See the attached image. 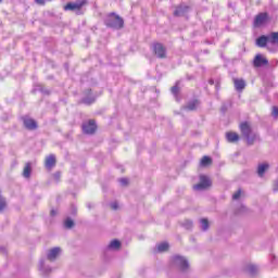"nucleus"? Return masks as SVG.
<instances>
[{
  "label": "nucleus",
  "mask_w": 278,
  "mask_h": 278,
  "mask_svg": "<svg viewBox=\"0 0 278 278\" xmlns=\"http://www.w3.org/2000/svg\"><path fill=\"white\" fill-rule=\"evenodd\" d=\"M197 108H199V100H193V101L189 102L187 105V110H189L191 112L197 110Z\"/></svg>",
  "instance_id": "aec40b11"
},
{
  "label": "nucleus",
  "mask_w": 278,
  "mask_h": 278,
  "mask_svg": "<svg viewBox=\"0 0 278 278\" xmlns=\"http://www.w3.org/2000/svg\"><path fill=\"white\" fill-rule=\"evenodd\" d=\"M268 21H269L268 13H266V12L258 13L254 17L253 27L254 28L264 27V25H266V23H268Z\"/></svg>",
  "instance_id": "423d86ee"
},
{
  "label": "nucleus",
  "mask_w": 278,
  "mask_h": 278,
  "mask_svg": "<svg viewBox=\"0 0 278 278\" xmlns=\"http://www.w3.org/2000/svg\"><path fill=\"white\" fill-rule=\"evenodd\" d=\"M168 249H169V245H168V243H166V242L160 243V244L157 245V251H159L160 253H164V252L168 251Z\"/></svg>",
  "instance_id": "4be33fe9"
},
{
  "label": "nucleus",
  "mask_w": 278,
  "mask_h": 278,
  "mask_svg": "<svg viewBox=\"0 0 278 278\" xmlns=\"http://www.w3.org/2000/svg\"><path fill=\"white\" fill-rule=\"evenodd\" d=\"M24 127L29 131H34L38 129V122L31 117H24L23 118Z\"/></svg>",
  "instance_id": "6e6552de"
},
{
  "label": "nucleus",
  "mask_w": 278,
  "mask_h": 278,
  "mask_svg": "<svg viewBox=\"0 0 278 278\" xmlns=\"http://www.w3.org/2000/svg\"><path fill=\"white\" fill-rule=\"evenodd\" d=\"M1 1H3V0H0V3H1Z\"/></svg>",
  "instance_id": "e433bc0d"
},
{
  "label": "nucleus",
  "mask_w": 278,
  "mask_h": 278,
  "mask_svg": "<svg viewBox=\"0 0 278 278\" xmlns=\"http://www.w3.org/2000/svg\"><path fill=\"white\" fill-rule=\"evenodd\" d=\"M254 68H261V66H268V59L262 54H256L253 60Z\"/></svg>",
  "instance_id": "0eeeda50"
},
{
  "label": "nucleus",
  "mask_w": 278,
  "mask_h": 278,
  "mask_svg": "<svg viewBox=\"0 0 278 278\" xmlns=\"http://www.w3.org/2000/svg\"><path fill=\"white\" fill-rule=\"evenodd\" d=\"M249 270H250L251 273H255V271L257 270V268H255V267H249Z\"/></svg>",
  "instance_id": "f704fd0d"
},
{
  "label": "nucleus",
  "mask_w": 278,
  "mask_h": 278,
  "mask_svg": "<svg viewBox=\"0 0 278 278\" xmlns=\"http://www.w3.org/2000/svg\"><path fill=\"white\" fill-rule=\"evenodd\" d=\"M268 42H269L268 36L266 35H262L255 40L256 47H260L261 49L266 48L268 46Z\"/></svg>",
  "instance_id": "f8f14e48"
},
{
  "label": "nucleus",
  "mask_w": 278,
  "mask_h": 278,
  "mask_svg": "<svg viewBox=\"0 0 278 278\" xmlns=\"http://www.w3.org/2000/svg\"><path fill=\"white\" fill-rule=\"evenodd\" d=\"M87 4L88 0H76L75 2H67L63 9L65 12H77V14H81V10H84Z\"/></svg>",
  "instance_id": "7ed1b4c3"
},
{
  "label": "nucleus",
  "mask_w": 278,
  "mask_h": 278,
  "mask_svg": "<svg viewBox=\"0 0 278 278\" xmlns=\"http://www.w3.org/2000/svg\"><path fill=\"white\" fill-rule=\"evenodd\" d=\"M106 27H113L114 29H123L125 27V21L116 13H110L105 22Z\"/></svg>",
  "instance_id": "f03ea898"
},
{
  "label": "nucleus",
  "mask_w": 278,
  "mask_h": 278,
  "mask_svg": "<svg viewBox=\"0 0 278 278\" xmlns=\"http://www.w3.org/2000/svg\"><path fill=\"white\" fill-rule=\"evenodd\" d=\"M172 92L173 94H179V87L178 86L172 87Z\"/></svg>",
  "instance_id": "bb28decb"
},
{
  "label": "nucleus",
  "mask_w": 278,
  "mask_h": 278,
  "mask_svg": "<svg viewBox=\"0 0 278 278\" xmlns=\"http://www.w3.org/2000/svg\"><path fill=\"white\" fill-rule=\"evenodd\" d=\"M239 129H240L241 136L244 138L248 147H252V144H255V140H257V135L255 132H253L251 123L241 122L239 124Z\"/></svg>",
  "instance_id": "f257e3e1"
},
{
  "label": "nucleus",
  "mask_w": 278,
  "mask_h": 278,
  "mask_svg": "<svg viewBox=\"0 0 278 278\" xmlns=\"http://www.w3.org/2000/svg\"><path fill=\"white\" fill-rule=\"evenodd\" d=\"M200 166L206 167L212 166V157L210 156H203L200 161Z\"/></svg>",
  "instance_id": "6ab92c4d"
},
{
  "label": "nucleus",
  "mask_w": 278,
  "mask_h": 278,
  "mask_svg": "<svg viewBox=\"0 0 278 278\" xmlns=\"http://www.w3.org/2000/svg\"><path fill=\"white\" fill-rule=\"evenodd\" d=\"M83 103H85L86 105H90V103H94V99L92 100L84 99Z\"/></svg>",
  "instance_id": "c756f323"
},
{
  "label": "nucleus",
  "mask_w": 278,
  "mask_h": 278,
  "mask_svg": "<svg viewBox=\"0 0 278 278\" xmlns=\"http://www.w3.org/2000/svg\"><path fill=\"white\" fill-rule=\"evenodd\" d=\"M153 52L161 60H164V58H166V48H164L162 43H159V42L154 43Z\"/></svg>",
  "instance_id": "1a4fd4ad"
},
{
  "label": "nucleus",
  "mask_w": 278,
  "mask_h": 278,
  "mask_svg": "<svg viewBox=\"0 0 278 278\" xmlns=\"http://www.w3.org/2000/svg\"><path fill=\"white\" fill-rule=\"evenodd\" d=\"M60 248H54L52 250H50V252L48 253V260L50 262H54V260L58 257V255H60Z\"/></svg>",
  "instance_id": "2eb2a0df"
},
{
  "label": "nucleus",
  "mask_w": 278,
  "mask_h": 278,
  "mask_svg": "<svg viewBox=\"0 0 278 278\" xmlns=\"http://www.w3.org/2000/svg\"><path fill=\"white\" fill-rule=\"evenodd\" d=\"M48 1H53V0H48Z\"/></svg>",
  "instance_id": "c9c22d12"
},
{
  "label": "nucleus",
  "mask_w": 278,
  "mask_h": 278,
  "mask_svg": "<svg viewBox=\"0 0 278 278\" xmlns=\"http://www.w3.org/2000/svg\"><path fill=\"white\" fill-rule=\"evenodd\" d=\"M201 225L204 231H207V229H210V222L207 220V218L201 219Z\"/></svg>",
  "instance_id": "5701e85b"
},
{
  "label": "nucleus",
  "mask_w": 278,
  "mask_h": 278,
  "mask_svg": "<svg viewBox=\"0 0 278 278\" xmlns=\"http://www.w3.org/2000/svg\"><path fill=\"white\" fill-rule=\"evenodd\" d=\"M233 84H235L236 90H238L239 92H242V90L247 88V83L244 81V79L235 78Z\"/></svg>",
  "instance_id": "4468645a"
},
{
  "label": "nucleus",
  "mask_w": 278,
  "mask_h": 278,
  "mask_svg": "<svg viewBox=\"0 0 278 278\" xmlns=\"http://www.w3.org/2000/svg\"><path fill=\"white\" fill-rule=\"evenodd\" d=\"M65 227H66V229H73V227H75V222H73V219H71V218L66 219Z\"/></svg>",
  "instance_id": "b1692460"
},
{
  "label": "nucleus",
  "mask_w": 278,
  "mask_h": 278,
  "mask_svg": "<svg viewBox=\"0 0 278 278\" xmlns=\"http://www.w3.org/2000/svg\"><path fill=\"white\" fill-rule=\"evenodd\" d=\"M240 197H242V190L241 189H239L237 192H235L232 194L233 201H238V199H240Z\"/></svg>",
  "instance_id": "393cba45"
},
{
  "label": "nucleus",
  "mask_w": 278,
  "mask_h": 278,
  "mask_svg": "<svg viewBox=\"0 0 278 278\" xmlns=\"http://www.w3.org/2000/svg\"><path fill=\"white\" fill-rule=\"evenodd\" d=\"M112 210H118V203L114 202L111 204Z\"/></svg>",
  "instance_id": "473e14b6"
},
{
  "label": "nucleus",
  "mask_w": 278,
  "mask_h": 278,
  "mask_svg": "<svg viewBox=\"0 0 278 278\" xmlns=\"http://www.w3.org/2000/svg\"><path fill=\"white\" fill-rule=\"evenodd\" d=\"M174 262L179 265L180 270H188V261L184 256H175Z\"/></svg>",
  "instance_id": "9b49d317"
},
{
  "label": "nucleus",
  "mask_w": 278,
  "mask_h": 278,
  "mask_svg": "<svg viewBox=\"0 0 278 278\" xmlns=\"http://www.w3.org/2000/svg\"><path fill=\"white\" fill-rule=\"evenodd\" d=\"M56 214H58V212L55 210H51V212H50L51 216H55Z\"/></svg>",
  "instance_id": "72a5a7b5"
},
{
  "label": "nucleus",
  "mask_w": 278,
  "mask_h": 278,
  "mask_svg": "<svg viewBox=\"0 0 278 278\" xmlns=\"http://www.w3.org/2000/svg\"><path fill=\"white\" fill-rule=\"evenodd\" d=\"M5 210V200H0V212H3Z\"/></svg>",
  "instance_id": "cd10ccee"
},
{
  "label": "nucleus",
  "mask_w": 278,
  "mask_h": 278,
  "mask_svg": "<svg viewBox=\"0 0 278 278\" xmlns=\"http://www.w3.org/2000/svg\"><path fill=\"white\" fill-rule=\"evenodd\" d=\"M35 3H37V5H45L46 1L45 0H35Z\"/></svg>",
  "instance_id": "2f4dec72"
},
{
  "label": "nucleus",
  "mask_w": 278,
  "mask_h": 278,
  "mask_svg": "<svg viewBox=\"0 0 278 278\" xmlns=\"http://www.w3.org/2000/svg\"><path fill=\"white\" fill-rule=\"evenodd\" d=\"M269 40V45H274L278 47V31H273L267 36Z\"/></svg>",
  "instance_id": "dca6fc26"
},
{
  "label": "nucleus",
  "mask_w": 278,
  "mask_h": 278,
  "mask_svg": "<svg viewBox=\"0 0 278 278\" xmlns=\"http://www.w3.org/2000/svg\"><path fill=\"white\" fill-rule=\"evenodd\" d=\"M23 177H25V179H29V177H31V164L29 162L24 166Z\"/></svg>",
  "instance_id": "a211bd4d"
},
{
  "label": "nucleus",
  "mask_w": 278,
  "mask_h": 278,
  "mask_svg": "<svg viewBox=\"0 0 278 278\" xmlns=\"http://www.w3.org/2000/svg\"><path fill=\"white\" fill-rule=\"evenodd\" d=\"M212 188V179L205 175L200 176V182L193 186V190H207Z\"/></svg>",
  "instance_id": "39448f33"
},
{
  "label": "nucleus",
  "mask_w": 278,
  "mask_h": 278,
  "mask_svg": "<svg viewBox=\"0 0 278 278\" xmlns=\"http://www.w3.org/2000/svg\"><path fill=\"white\" fill-rule=\"evenodd\" d=\"M226 140L230 143L238 142L240 140V135H238V132L228 131L226 132Z\"/></svg>",
  "instance_id": "ddd939ff"
},
{
  "label": "nucleus",
  "mask_w": 278,
  "mask_h": 278,
  "mask_svg": "<svg viewBox=\"0 0 278 278\" xmlns=\"http://www.w3.org/2000/svg\"><path fill=\"white\" fill-rule=\"evenodd\" d=\"M182 12H184V9L178 8V9L175 10L174 16H181V13H182Z\"/></svg>",
  "instance_id": "a878e982"
},
{
  "label": "nucleus",
  "mask_w": 278,
  "mask_h": 278,
  "mask_svg": "<svg viewBox=\"0 0 278 278\" xmlns=\"http://www.w3.org/2000/svg\"><path fill=\"white\" fill-rule=\"evenodd\" d=\"M271 114H273V116H278V108L277 106H273Z\"/></svg>",
  "instance_id": "7c9ffc66"
},
{
  "label": "nucleus",
  "mask_w": 278,
  "mask_h": 278,
  "mask_svg": "<svg viewBox=\"0 0 278 278\" xmlns=\"http://www.w3.org/2000/svg\"><path fill=\"white\" fill-rule=\"evenodd\" d=\"M97 122H94V119H89L81 126L83 134H86L87 136H93V134H97Z\"/></svg>",
  "instance_id": "20e7f679"
},
{
  "label": "nucleus",
  "mask_w": 278,
  "mask_h": 278,
  "mask_svg": "<svg viewBox=\"0 0 278 278\" xmlns=\"http://www.w3.org/2000/svg\"><path fill=\"white\" fill-rule=\"evenodd\" d=\"M119 182L122 184V186H127L129 184V180H127V178H122L119 179Z\"/></svg>",
  "instance_id": "c85d7f7f"
},
{
  "label": "nucleus",
  "mask_w": 278,
  "mask_h": 278,
  "mask_svg": "<svg viewBox=\"0 0 278 278\" xmlns=\"http://www.w3.org/2000/svg\"><path fill=\"white\" fill-rule=\"evenodd\" d=\"M56 163H58V160L55 159L54 154L48 155L45 160V166L46 168H48V170H51V168H53Z\"/></svg>",
  "instance_id": "9d476101"
},
{
  "label": "nucleus",
  "mask_w": 278,
  "mask_h": 278,
  "mask_svg": "<svg viewBox=\"0 0 278 278\" xmlns=\"http://www.w3.org/2000/svg\"><path fill=\"white\" fill-rule=\"evenodd\" d=\"M109 249H114L115 251H118V249H121V241L114 239V240L111 241V243L109 244Z\"/></svg>",
  "instance_id": "412c9836"
},
{
  "label": "nucleus",
  "mask_w": 278,
  "mask_h": 278,
  "mask_svg": "<svg viewBox=\"0 0 278 278\" xmlns=\"http://www.w3.org/2000/svg\"><path fill=\"white\" fill-rule=\"evenodd\" d=\"M268 168H269L268 163L260 164L257 167L258 177H264V173H266V170H268Z\"/></svg>",
  "instance_id": "f3484780"
}]
</instances>
